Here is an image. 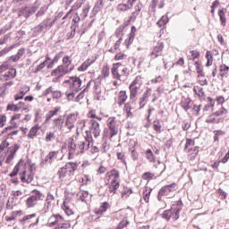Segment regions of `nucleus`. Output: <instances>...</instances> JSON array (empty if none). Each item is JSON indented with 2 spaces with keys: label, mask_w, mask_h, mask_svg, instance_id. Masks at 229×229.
I'll return each mask as SVG.
<instances>
[{
  "label": "nucleus",
  "mask_w": 229,
  "mask_h": 229,
  "mask_svg": "<svg viewBox=\"0 0 229 229\" xmlns=\"http://www.w3.org/2000/svg\"><path fill=\"white\" fill-rule=\"evenodd\" d=\"M90 142H92V136H89V131H86V137L84 141H79L76 143L74 140H72L68 146L69 160L74 158V155H80V153H83L85 149H89Z\"/></svg>",
  "instance_id": "f257e3e1"
},
{
  "label": "nucleus",
  "mask_w": 229,
  "mask_h": 229,
  "mask_svg": "<svg viewBox=\"0 0 229 229\" xmlns=\"http://www.w3.org/2000/svg\"><path fill=\"white\" fill-rule=\"evenodd\" d=\"M182 208H183V202H182V200H178L173 204L170 209L164 211L161 216L166 221H169L170 219L176 221L180 218V212H182Z\"/></svg>",
  "instance_id": "f03ea898"
},
{
  "label": "nucleus",
  "mask_w": 229,
  "mask_h": 229,
  "mask_svg": "<svg viewBox=\"0 0 229 229\" xmlns=\"http://www.w3.org/2000/svg\"><path fill=\"white\" fill-rule=\"evenodd\" d=\"M74 66L71 64H63L56 67L54 71L51 72V76H58V74H61V76H65V74L71 72V71H73Z\"/></svg>",
  "instance_id": "7ed1b4c3"
},
{
  "label": "nucleus",
  "mask_w": 229,
  "mask_h": 229,
  "mask_svg": "<svg viewBox=\"0 0 229 229\" xmlns=\"http://www.w3.org/2000/svg\"><path fill=\"white\" fill-rule=\"evenodd\" d=\"M39 8V5L35 4L33 6L30 7H23L21 8L20 11L18 12V16L19 17H24V19H28L30 15H33L35 12H37Z\"/></svg>",
  "instance_id": "20e7f679"
},
{
  "label": "nucleus",
  "mask_w": 229,
  "mask_h": 229,
  "mask_svg": "<svg viewBox=\"0 0 229 229\" xmlns=\"http://www.w3.org/2000/svg\"><path fill=\"white\" fill-rule=\"evenodd\" d=\"M89 130H90V131H89V137H92V134H93L95 139H98V137L101 135V129L99 128V123H98V121L96 120H93V119L90 120Z\"/></svg>",
  "instance_id": "39448f33"
},
{
  "label": "nucleus",
  "mask_w": 229,
  "mask_h": 229,
  "mask_svg": "<svg viewBox=\"0 0 229 229\" xmlns=\"http://www.w3.org/2000/svg\"><path fill=\"white\" fill-rule=\"evenodd\" d=\"M164 52V42H157V46L154 47L152 52L150 53V58L155 60V58H158V56H162Z\"/></svg>",
  "instance_id": "423d86ee"
},
{
  "label": "nucleus",
  "mask_w": 229,
  "mask_h": 229,
  "mask_svg": "<svg viewBox=\"0 0 229 229\" xmlns=\"http://www.w3.org/2000/svg\"><path fill=\"white\" fill-rule=\"evenodd\" d=\"M174 191H176V183H172L166 186H163L160 190H159V195L160 196H169L170 192H174Z\"/></svg>",
  "instance_id": "0eeeda50"
},
{
  "label": "nucleus",
  "mask_w": 229,
  "mask_h": 229,
  "mask_svg": "<svg viewBox=\"0 0 229 229\" xmlns=\"http://www.w3.org/2000/svg\"><path fill=\"white\" fill-rule=\"evenodd\" d=\"M72 85L70 87L71 90L73 92H79L81 90V81L79 77H70Z\"/></svg>",
  "instance_id": "6e6552de"
},
{
  "label": "nucleus",
  "mask_w": 229,
  "mask_h": 229,
  "mask_svg": "<svg viewBox=\"0 0 229 229\" xmlns=\"http://www.w3.org/2000/svg\"><path fill=\"white\" fill-rule=\"evenodd\" d=\"M107 126L110 130V135L111 137H114V135H117L118 130L115 123V118H109L107 120Z\"/></svg>",
  "instance_id": "1a4fd4ad"
},
{
  "label": "nucleus",
  "mask_w": 229,
  "mask_h": 229,
  "mask_svg": "<svg viewBox=\"0 0 229 229\" xmlns=\"http://www.w3.org/2000/svg\"><path fill=\"white\" fill-rule=\"evenodd\" d=\"M64 168H66V171L68 172V176H72L74 172L78 169V164L76 162H68L64 165Z\"/></svg>",
  "instance_id": "9d476101"
},
{
  "label": "nucleus",
  "mask_w": 229,
  "mask_h": 229,
  "mask_svg": "<svg viewBox=\"0 0 229 229\" xmlns=\"http://www.w3.org/2000/svg\"><path fill=\"white\" fill-rule=\"evenodd\" d=\"M21 180L23 183H31L33 182V173L30 172V174L26 177V170H23L20 173Z\"/></svg>",
  "instance_id": "9b49d317"
},
{
  "label": "nucleus",
  "mask_w": 229,
  "mask_h": 229,
  "mask_svg": "<svg viewBox=\"0 0 229 229\" xmlns=\"http://www.w3.org/2000/svg\"><path fill=\"white\" fill-rule=\"evenodd\" d=\"M76 122V115L74 114H71L67 115L65 126L68 130H72L74 128V123Z\"/></svg>",
  "instance_id": "f8f14e48"
},
{
  "label": "nucleus",
  "mask_w": 229,
  "mask_h": 229,
  "mask_svg": "<svg viewBox=\"0 0 229 229\" xmlns=\"http://www.w3.org/2000/svg\"><path fill=\"white\" fill-rule=\"evenodd\" d=\"M39 29L42 30V32H47L49 28H53V25H51V18L44 20L41 23L38 25Z\"/></svg>",
  "instance_id": "ddd939ff"
},
{
  "label": "nucleus",
  "mask_w": 229,
  "mask_h": 229,
  "mask_svg": "<svg viewBox=\"0 0 229 229\" xmlns=\"http://www.w3.org/2000/svg\"><path fill=\"white\" fill-rule=\"evenodd\" d=\"M121 65H123V64L121 63H116L113 64V68L111 70L113 78H114V80H121V74H119V67H121Z\"/></svg>",
  "instance_id": "4468645a"
},
{
  "label": "nucleus",
  "mask_w": 229,
  "mask_h": 229,
  "mask_svg": "<svg viewBox=\"0 0 229 229\" xmlns=\"http://www.w3.org/2000/svg\"><path fill=\"white\" fill-rule=\"evenodd\" d=\"M191 104L192 99H191V98H186L182 100L181 106L185 112H189V110H191V108L192 107Z\"/></svg>",
  "instance_id": "2eb2a0df"
},
{
  "label": "nucleus",
  "mask_w": 229,
  "mask_h": 229,
  "mask_svg": "<svg viewBox=\"0 0 229 229\" xmlns=\"http://www.w3.org/2000/svg\"><path fill=\"white\" fill-rule=\"evenodd\" d=\"M58 152L56 151H51L49 154L46 157V158L41 162V165H46V164H53V160L56 157V154Z\"/></svg>",
  "instance_id": "dca6fc26"
},
{
  "label": "nucleus",
  "mask_w": 229,
  "mask_h": 229,
  "mask_svg": "<svg viewBox=\"0 0 229 229\" xmlns=\"http://www.w3.org/2000/svg\"><path fill=\"white\" fill-rule=\"evenodd\" d=\"M223 121H225L224 117L216 118L212 114L208 117L206 123H208V124H219V123H223Z\"/></svg>",
  "instance_id": "f3484780"
},
{
  "label": "nucleus",
  "mask_w": 229,
  "mask_h": 229,
  "mask_svg": "<svg viewBox=\"0 0 229 229\" xmlns=\"http://www.w3.org/2000/svg\"><path fill=\"white\" fill-rule=\"evenodd\" d=\"M30 197H33L36 201H43L46 196L38 190H33L30 193Z\"/></svg>",
  "instance_id": "a211bd4d"
},
{
  "label": "nucleus",
  "mask_w": 229,
  "mask_h": 229,
  "mask_svg": "<svg viewBox=\"0 0 229 229\" xmlns=\"http://www.w3.org/2000/svg\"><path fill=\"white\" fill-rule=\"evenodd\" d=\"M24 165V160L20 159L18 164L14 166L13 172L9 174L11 178H13L14 176H17L19 174V171H21V166Z\"/></svg>",
  "instance_id": "6ab92c4d"
},
{
  "label": "nucleus",
  "mask_w": 229,
  "mask_h": 229,
  "mask_svg": "<svg viewBox=\"0 0 229 229\" xmlns=\"http://www.w3.org/2000/svg\"><path fill=\"white\" fill-rule=\"evenodd\" d=\"M39 131H40V125L38 124L31 127V129L29 131V134L27 135L28 139H35V137H37Z\"/></svg>",
  "instance_id": "aec40b11"
},
{
  "label": "nucleus",
  "mask_w": 229,
  "mask_h": 229,
  "mask_svg": "<svg viewBox=\"0 0 229 229\" xmlns=\"http://www.w3.org/2000/svg\"><path fill=\"white\" fill-rule=\"evenodd\" d=\"M108 208H110V204L108 202L102 203L99 208L96 210L97 216H103V214H105Z\"/></svg>",
  "instance_id": "412c9836"
},
{
  "label": "nucleus",
  "mask_w": 229,
  "mask_h": 229,
  "mask_svg": "<svg viewBox=\"0 0 229 229\" xmlns=\"http://www.w3.org/2000/svg\"><path fill=\"white\" fill-rule=\"evenodd\" d=\"M129 89H130V99L131 101H135V98L137 96V93L139 92V87L134 86L133 84H131Z\"/></svg>",
  "instance_id": "4be33fe9"
},
{
  "label": "nucleus",
  "mask_w": 229,
  "mask_h": 229,
  "mask_svg": "<svg viewBox=\"0 0 229 229\" xmlns=\"http://www.w3.org/2000/svg\"><path fill=\"white\" fill-rule=\"evenodd\" d=\"M128 99V95H126V91H120L118 95V105L119 106H123L126 100Z\"/></svg>",
  "instance_id": "5701e85b"
},
{
  "label": "nucleus",
  "mask_w": 229,
  "mask_h": 229,
  "mask_svg": "<svg viewBox=\"0 0 229 229\" xmlns=\"http://www.w3.org/2000/svg\"><path fill=\"white\" fill-rule=\"evenodd\" d=\"M17 47V44L11 45L9 47H4L2 50H0V58H3V56H6L12 49H15Z\"/></svg>",
  "instance_id": "b1692460"
},
{
  "label": "nucleus",
  "mask_w": 229,
  "mask_h": 229,
  "mask_svg": "<svg viewBox=\"0 0 229 229\" xmlns=\"http://www.w3.org/2000/svg\"><path fill=\"white\" fill-rule=\"evenodd\" d=\"M229 67L226 64H221L219 66V75L221 78H226L228 76Z\"/></svg>",
  "instance_id": "393cba45"
},
{
  "label": "nucleus",
  "mask_w": 229,
  "mask_h": 229,
  "mask_svg": "<svg viewBox=\"0 0 229 229\" xmlns=\"http://www.w3.org/2000/svg\"><path fill=\"white\" fill-rule=\"evenodd\" d=\"M77 196L82 203H89V191H81L77 194Z\"/></svg>",
  "instance_id": "a878e982"
},
{
  "label": "nucleus",
  "mask_w": 229,
  "mask_h": 229,
  "mask_svg": "<svg viewBox=\"0 0 229 229\" xmlns=\"http://www.w3.org/2000/svg\"><path fill=\"white\" fill-rule=\"evenodd\" d=\"M218 17L220 19V22L223 26H226V10L220 9L218 11Z\"/></svg>",
  "instance_id": "bb28decb"
},
{
  "label": "nucleus",
  "mask_w": 229,
  "mask_h": 229,
  "mask_svg": "<svg viewBox=\"0 0 229 229\" xmlns=\"http://www.w3.org/2000/svg\"><path fill=\"white\" fill-rule=\"evenodd\" d=\"M106 176H108V178H113L112 182H119V171L113 169L110 172H108L106 174Z\"/></svg>",
  "instance_id": "cd10ccee"
},
{
  "label": "nucleus",
  "mask_w": 229,
  "mask_h": 229,
  "mask_svg": "<svg viewBox=\"0 0 229 229\" xmlns=\"http://www.w3.org/2000/svg\"><path fill=\"white\" fill-rule=\"evenodd\" d=\"M17 76V70L15 68H11L7 72V73L4 74V79L6 81L8 80H13Z\"/></svg>",
  "instance_id": "c85d7f7f"
},
{
  "label": "nucleus",
  "mask_w": 229,
  "mask_h": 229,
  "mask_svg": "<svg viewBox=\"0 0 229 229\" xmlns=\"http://www.w3.org/2000/svg\"><path fill=\"white\" fill-rule=\"evenodd\" d=\"M120 183H119V181H111V183L109 185V191L112 193V194H115L117 189H119L120 187Z\"/></svg>",
  "instance_id": "c756f323"
},
{
  "label": "nucleus",
  "mask_w": 229,
  "mask_h": 229,
  "mask_svg": "<svg viewBox=\"0 0 229 229\" xmlns=\"http://www.w3.org/2000/svg\"><path fill=\"white\" fill-rule=\"evenodd\" d=\"M151 191L153 190L149 187H145L143 189V199L146 203H149V196L151 194Z\"/></svg>",
  "instance_id": "7c9ffc66"
},
{
  "label": "nucleus",
  "mask_w": 229,
  "mask_h": 229,
  "mask_svg": "<svg viewBox=\"0 0 229 229\" xmlns=\"http://www.w3.org/2000/svg\"><path fill=\"white\" fill-rule=\"evenodd\" d=\"M145 157H146L147 160H148V162L155 164L157 157H155V155L153 154V151H151V149L146 150Z\"/></svg>",
  "instance_id": "2f4dec72"
},
{
  "label": "nucleus",
  "mask_w": 229,
  "mask_h": 229,
  "mask_svg": "<svg viewBox=\"0 0 229 229\" xmlns=\"http://www.w3.org/2000/svg\"><path fill=\"white\" fill-rule=\"evenodd\" d=\"M89 12H90V5L87 4L83 9L81 14H79V17H81V21H85L89 15Z\"/></svg>",
  "instance_id": "473e14b6"
},
{
  "label": "nucleus",
  "mask_w": 229,
  "mask_h": 229,
  "mask_svg": "<svg viewBox=\"0 0 229 229\" xmlns=\"http://www.w3.org/2000/svg\"><path fill=\"white\" fill-rule=\"evenodd\" d=\"M56 139V131H48L45 138L46 142H53Z\"/></svg>",
  "instance_id": "72a5a7b5"
},
{
  "label": "nucleus",
  "mask_w": 229,
  "mask_h": 229,
  "mask_svg": "<svg viewBox=\"0 0 229 229\" xmlns=\"http://www.w3.org/2000/svg\"><path fill=\"white\" fill-rule=\"evenodd\" d=\"M38 200H36L33 197L30 196L26 200V206L28 208H33L35 205H37Z\"/></svg>",
  "instance_id": "f704fd0d"
},
{
  "label": "nucleus",
  "mask_w": 229,
  "mask_h": 229,
  "mask_svg": "<svg viewBox=\"0 0 229 229\" xmlns=\"http://www.w3.org/2000/svg\"><path fill=\"white\" fill-rule=\"evenodd\" d=\"M213 133L215 134L214 136V142H219V139H221V137H224V135H225V131H214Z\"/></svg>",
  "instance_id": "c9c22d12"
},
{
  "label": "nucleus",
  "mask_w": 229,
  "mask_h": 229,
  "mask_svg": "<svg viewBox=\"0 0 229 229\" xmlns=\"http://www.w3.org/2000/svg\"><path fill=\"white\" fill-rule=\"evenodd\" d=\"M54 126L59 128L60 131H62V130L64 129V120L62 119V116L54 120Z\"/></svg>",
  "instance_id": "e433bc0d"
},
{
  "label": "nucleus",
  "mask_w": 229,
  "mask_h": 229,
  "mask_svg": "<svg viewBox=\"0 0 229 229\" xmlns=\"http://www.w3.org/2000/svg\"><path fill=\"white\" fill-rule=\"evenodd\" d=\"M226 114H228V110L225 107H221L218 111L213 113V115L215 117H223V115H226Z\"/></svg>",
  "instance_id": "4c0bfd02"
},
{
  "label": "nucleus",
  "mask_w": 229,
  "mask_h": 229,
  "mask_svg": "<svg viewBox=\"0 0 229 229\" xmlns=\"http://www.w3.org/2000/svg\"><path fill=\"white\" fill-rule=\"evenodd\" d=\"M67 174H69V172L67 171V168L65 166H63L62 168L59 169L58 171L59 179L64 180V178H65Z\"/></svg>",
  "instance_id": "58836bf2"
},
{
  "label": "nucleus",
  "mask_w": 229,
  "mask_h": 229,
  "mask_svg": "<svg viewBox=\"0 0 229 229\" xmlns=\"http://www.w3.org/2000/svg\"><path fill=\"white\" fill-rule=\"evenodd\" d=\"M191 146H194V140H192L191 139H187L185 147H184V151L186 153H191Z\"/></svg>",
  "instance_id": "ea45409f"
},
{
  "label": "nucleus",
  "mask_w": 229,
  "mask_h": 229,
  "mask_svg": "<svg viewBox=\"0 0 229 229\" xmlns=\"http://www.w3.org/2000/svg\"><path fill=\"white\" fill-rule=\"evenodd\" d=\"M206 58L208 60L206 67H210V65H212V62H214V57L212 56V53L210 51L206 53Z\"/></svg>",
  "instance_id": "a19ab883"
},
{
  "label": "nucleus",
  "mask_w": 229,
  "mask_h": 229,
  "mask_svg": "<svg viewBox=\"0 0 229 229\" xmlns=\"http://www.w3.org/2000/svg\"><path fill=\"white\" fill-rule=\"evenodd\" d=\"M57 114H58V108L49 111L48 114H47L46 122L47 123V121H51V119H53V117H55V115H57Z\"/></svg>",
  "instance_id": "79ce46f5"
},
{
  "label": "nucleus",
  "mask_w": 229,
  "mask_h": 229,
  "mask_svg": "<svg viewBox=\"0 0 229 229\" xmlns=\"http://www.w3.org/2000/svg\"><path fill=\"white\" fill-rule=\"evenodd\" d=\"M131 8H132L131 5L126 4H120L117 6L119 12H127V10H130Z\"/></svg>",
  "instance_id": "37998d69"
},
{
  "label": "nucleus",
  "mask_w": 229,
  "mask_h": 229,
  "mask_svg": "<svg viewBox=\"0 0 229 229\" xmlns=\"http://www.w3.org/2000/svg\"><path fill=\"white\" fill-rule=\"evenodd\" d=\"M33 217H37V214L33 213L23 216V218L20 220V223L21 225H26V221H30V219H33Z\"/></svg>",
  "instance_id": "c03bdc74"
},
{
  "label": "nucleus",
  "mask_w": 229,
  "mask_h": 229,
  "mask_svg": "<svg viewBox=\"0 0 229 229\" xmlns=\"http://www.w3.org/2000/svg\"><path fill=\"white\" fill-rule=\"evenodd\" d=\"M196 58H199V53L197 50L190 51V55H188L189 60H196Z\"/></svg>",
  "instance_id": "a18cd8bd"
},
{
  "label": "nucleus",
  "mask_w": 229,
  "mask_h": 229,
  "mask_svg": "<svg viewBox=\"0 0 229 229\" xmlns=\"http://www.w3.org/2000/svg\"><path fill=\"white\" fill-rule=\"evenodd\" d=\"M89 67H90V63L89 61L84 62L79 68L78 71L80 72H85V71H87V69H89Z\"/></svg>",
  "instance_id": "49530a36"
},
{
  "label": "nucleus",
  "mask_w": 229,
  "mask_h": 229,
  "mask_svg": "<svg viewBox=\"0 0 229 229\" xmlns=\"http://www.w3.org/2000/svg\"><path fill=\"white\" fill-rule=\"evenodd\" d=\"M191 160H194L196 157H198V153H199V147H194L193 148H191Z\"/></svg>",
  "instance_id": "de8ad7c7"
},
{
  "label": "nucleus",
  "mask_w": 229,
  "mask_h": 229,
  "mask_svg": "<svg viewBox=\"0 0 229 229\" xmlns=\"http://www.w3.org/2000/svg\"><path fill=\"white\" fill-rule=\"evenodd\" d=\"M63 210H64V213L66 214V216H72V214H74V212L71 209V208L64 202L63 207H62Z\"/></svg>",
  "instance_id": "09e8293b"
},
{
  "label": "nucleus",
  "mask_w": 229,
  "mask_h": 229,
  "mask_svg": "<svg viewBox=\"0 0 229 229\" xmlns=\"http://www.w3.org/2000/svg\"><path fill=\"white\" fill-rule=\"evenodd\" d=\"M146 99H148V90L143 94L142 98H140V108H144L146 106L144 101H146Z\"/></svg>",
  "instance_id": "8fccbe9b"
},
{
  "label": "nucleus",
  "mask_w": 229,
  "mask_h": 229,
  "mask_svg": "<svg viewBox=\"0 0 229 229\" xmlns=\"http://www.w3.org/2000/svg\"><path fill=\"white\" fill-rule=\"evenodd\" d=\"M80 21H81V18L80 17V14L76 13L72 18V22H74L73 28L78 27V24H80Z\"/></svg>",
  "instance_id": "3c124183"
},
{
  "label": "nucleus",
  "mask_w": 229,
  "mask_h": 229,
  "mask_svg": "<svg viewBox=\"0 0 229 229\" xmlns=\"http://www.w3.org/2000/svg\"><path fill=\"white\" fill-rule=\"evenodd\" d=\"M166 22H169V18L167 16H162V18L157 21V25L162 28V26H165Z\"/></svg>",
  "instance_id": "603ef678"
},
{
  "label": "nucleus",
  "mask_w": 229,
  "mask_h": 229,
  "mask_svg": "<svg viewBox=\"0 0 229 229\" xmlns=\"http://www.w3.org/2000/svg\"><path fill=\"white\" fill-rule=\"evenodd\" d=\"M7 110H11L12 112H19L21 110V106L15 104H9L7 106Z\"/></svg>",
  "instance_id": "864d4df0"
},
{
  "label": "nucleus",
  "mask_w": 229,
  "mask_h": 229,
  "mask_svg": "<svg viewBox=\"0 0 229 229\" xmlns=\"http://www.w3.org/2000/svg\"><path fill=\"white\" fill-rule=\"evenodd\" d=\"M55 223H56V215H53L48 218L47 226H55Z\"/></svg>",
  "instance_id": "5fc2aeb1"
},
{
  "label": "nucleus",
  "mask_w": 229,
  "mask_h": 229,
  "mask_svg": "<svg viewBox=\"0 0 229 229\" xmlns=\"http://www.w3.org/2000/svg\"><path fill=\"white\" fill-rule=\"evenodd\" d=\"M10 69V64L8 61H5L3 63V64L0 65V72H4V71H8Z\"/></svg>",
  "instance_id": "6e6d98bb"
},
{
  "label": "nucleus",
  "mask_w": 229,
  "mask_h": 229,
  "mask_svg": "<svg viewBox=\"0 0 229 229\" xmlns=\"http://www.w3.org/2000/svg\"><path fill=\"white\" fill-rule=\"evenodd\" d=\"M64 223V217L60 215H55V226H60Z\"/></svg>",
  "instance_id": "4d7b16f0"
},
{
  "label": "nucleus",
  "mask_w": 229,
  "mask_h": 229,
  "mask_svg": "<svg viewBox=\"0 0 229 229\" xmlns=\"http://www.w3.org/2000/svg\"><path fill=\"white\" fill-rule=\"evenodd\" d=\"M154 176L155 174H152L151 172H146L143 174L142 178L143 180H153Z\"/></svg>",
  "instance_id": "13d9d810"
},
{
  "label": "nucleus",
  "mask_w": 229,
  "mask_h": 229,
  "mask_svg": "<svg viewBox=\"0 0 229 229\" xmlns=\"http://www.w3.org/2000/svg\"><path fill=\"white\" fill-rule=\"evenodd\" d=\"M154 130L157 133H162V125L160 124V123L154 121Z\"/></svg>",
  "instance_id": "bf43d9fd"
},
{
  "label": "nucleus",
  "mask_w": 229,
  "mask_h": 229,
  "mask_svg": "<svg viewBox=\"0 0 229 229\" xmlns=\"http://www.w3.org/2000/svg\"><path fill=\"white\" fill-rule=\"evenodd\" d=\"M24 53H26V48L21 47L18 50L16 55V58H18V60H21V58H22V56H24Z\"/></svg>",
  "instance_id": "052dcab7"
},
{
  "label": "nucleus",
  "mask_w": 229,
  "mask_h": 229,
  "mask_svg": "<svg viewBox=\"0 0 229 229\" xmlns=\"http://www.w3.org/2000/svg\"><path fill=\"white\" fill-rule=\"evenodd\" d=\"M128 55L123 53L116 54L114 56V60L119 61V60H126Z\"/></svg>",
  "instance_id": "680f3d73"
},
{
  "label": "nucleus",
  "mask_w": 229,
  "mask_h": 229,
  "mask_svg": "<svg viewBox=\"0 0 229 229\" xmlns=\"http://www.w3.org/2000/svg\"><path fill=\"white\" fill-rule=\"evenodd\" d=\"M47 12V8L46 7H41L39 11L36 13V17H42V15H45V13Z\"/></svg>",
  "instance_id": "e2e57ef3"
},
{
  "label": "nucleus",
  "mask_w": 229,
  "mask_h": 229,
  "mask_svg": "<svg viewBox=\"0 0 229 229\" xmlns=\"http://www.w3.org/2000/svg\"><path fill=\"white\" fill-rule=\"evenodd\" d=\"M83 1L84 0H80L78 2H76L72 6V10H79V8H81L82 4H83Z\"/></svg>",
  "instance_id": "0e129e2a"
},
{
  "label": "nucleus",
  "mask_w": 229,
  "mask_h": 229,
  "mask_svg": "<svg viewBox=\"0 0 229 229\" xmlns=\"http://www.w3.org/2000/svg\"><path fill=\"white\" fill-rule=\"evenodd\" d=\"M19 145L18 144H14L13 148H10V153L9 155H13L15 156V153H17V151H19Z\"/></svg>",
  "instance_id": "69168bd1"
},
{
  "label": "nucleus",
  "mask_w": 229,
  "mask_h": 229,
  "mask_svg": "<svg viewBox=\"0 0 229 229\" xmlns=\"http://www.w3.org/2000/svg\"><path fill=\"white\" fill-rule=\"evenodd\" d=\"M10 38V34H6L4 38H0V46H4V44H8V39Z\"/></svg>",
  "instance_id": "338daca9"
},
{
  "label": "nucleus",
  "mask_w": 229,
  "mask_h": 229,
  "mask_svg": "<svg viewBox=\"0 0 229 229\" xmlns=\"http://www.w3.org/2000/svg\"><path fill=\"white\" fill-rule=\"evenodd\" d=\"M128 225V221L127 220H123L119 223L118 226L116 227V229H123L125 228V226Z\"/></svg>",
  "instance_id": "774afa93"
}]
</instances>
